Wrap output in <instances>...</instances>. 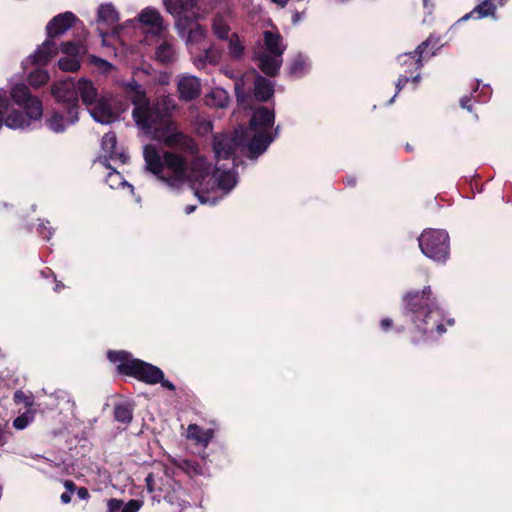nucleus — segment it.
Segmentation results:
<instances>
[{
    "mask_svg": "<svg viewBox=\"0 0 512 512\" xmlns=\"http://www.w3.org/2000/svg\"><path fill=\"white\" fill-rule=\"evenodd\" d=\"M143 157L147 170L162 181L165 178L163 155H160L154 145L147 144L143 150Z\"/></svg>",
    "mask_w": 512,
    "mask_h": 512,
    "instance_id": "obj_14",
    "label": "nucleus"
},
{
    "mask_svg": "<svg viewBox=\"0 0 512 512\" xmlns=\"http://www.w3.org/2000/svg\"><path fill=\"white\" fill-rule=\"evenodd\" d=\"M125 98L133 104V108L141 107L150 101L146 90L134 78L122 84Z\"/></svg>",
    "mask_w": 512,
    "mask_h": 512,
    "instance_id": "obj_16",
    "label": "nucleus"
},
{
    "mask_svg": "<svg viewBox=\"0 0 512 512\" xmlns=\"http://www.w3.org/2000/svg\"><path fill=\"white\" fill-rule=\"evenodd\" d=\"M59 49L62 53L69 57L78 58L81 53L85 52V46L80 41H66L62 42Z\"/></svg>",
    "mask_w": 512,
    "mask_h": 512,
    "instance_id": "obj_33",
    "label": "nucleus"
},
{
    "mask_svg": "<svg viewBox=\"0 0 512 512\" xmlns=\"http://www.w3.org/2000/svg\"><path fill=\"white\" fill-rule=\"evenodd\" d=\"M164 4L172 15L190 13L196 7L195 0H165Z\"/></svg>",
    "mask_w": 512,
    "mask_h": 512,
    "instance_id": "obj_26",
    "label": "nucleus"
},
{
    "mask_svg": "<svg viewBox=\"0 0 512 512\" xmlns=\"http://www.w3.org/2000/svg\"><path fill=\"white\" fill-rule=\"evenodd\" d=\"M410 81V77L407 74L400 75L396 82V94L399 93Z\"/></svg>",
    "mask_w": 512,
    "mask_h": 512,
    "instance_id": "obj_48",
    "label": "nucleus"
},
{
    "mask_svg": "<svg viewBox=\"0 0 512 512\" xmlns=\"http://www.w3.org/2000/svg\"><path fill=\"white\" fill-rule=\"evenodd\" d=\"M138 20L144 26L150 28V31L157 36H160L163 32V18L159 11L155 8H145L138 15Z\"/></svg>",
    "mask_w": 512,
    "mask_h": 512,
    "instance_id": "obj_17",
    "label": "nucleus"
},
{
    "mask_svg": "<svg viewBox=\"0 0 512 512\" xmlns=\"http://www.w3.org/2000/svg\"><path fill=\"white\" fill-rule=\"evenodd\" d=\"M345 183L348 185V186H351V187H354L356 185V178L355 177H346L345 179Z\"/></svg>",
    "mask_w": 512,
    "mask_h": 512,
    "instance_id": "obj_60",
    "label": "nucleus"
},
{
    "mask_svg": "<svg viewBox=\"0 0 512 512\" xmlns=\"http://www.w3.org/2000/svg\"><path fill=\"white\" fill-rule=\"evenodd\" d=\"M205 33V28L200 24L196 23L195 27H192L187 31V42H199L202 39H204Z\"/></svg>",
    "mask_w": 512,
    "mask_h": 512,
    "instance_id": "obj_41",
    "label": "nucleus"
},
{
    "mask_svg": "<svg viewBox=\"0 0 512 512\" xmlns=\"http://www.w3.org/2000/svg\"><path fill=\"white\" fill-rule=\"evenodd\" d=\"M107 359L116 365L120 375L133 377L149 385L158 384L163 380V371L159 367L134 358L130 352L125 350H109Z\"/></svg>",
    "mask_w": 512,
    "mask_h": 512,
    "instance_id": "obj_3",
    "label": "nucleus"
},
{
    "mask_svg": "<svg viewBox=\"0 0 512 512\" xmlns=\"http://www.w3.org/2000/svg\"><path fill=\"white\" fill-rule=\"evenodd\" d=\"M195 209H196V206H194V205H188V206H186V207H185V212H186V214H190V213H192Z\"/></svg>",
    "mask_w": 512,
    "mask_h": 512,
    "instance_id": "obj_64",
    "label": "nucleus"
},
{
    "mask_svg": "<svg viewBox=\"0 0 512 512\" xmlns=\"http://www.w3.org/2000/svg\"><path fill=\"white\" fill-rule=\"evenodd\" d=\"M76 492L77 496L82 500H88L90 497L89 491L86 487H79Z\"/></svg>",
    "mask_w": 512,
    "mask_h": 512,
    "instance_id": "obj_52",
    "label": "nucleus"
},
{
    "mask_svg": "<svg viewBox=\"0 0 512 512\" xmlns=\"http://www.w3.org/2000/svg\"><path fill=\"white\" fill-rule=\"evenodd\" d=\"M50 79L49 73L41 68H36L30 72L28 82L31 86L38 88L45 85Z\"/></svg>",
    "mask_w": 512,
    "mask_h": 512,
    "instance_id": "obj_36",
    "label": "nucleus"
},
{
    "mask_svg": "<svg viewBox=\"0 0 512 512\" xmlns=\"http://www.w3.org/2000/svg\"><path fill=\"white\" fill-rule=\"evenodd\" d=\"M271 1L273 3L278 4L281 7H284L288 3L289 0H271Z\"/></svg>",
    "mask_w": 512,
    "mask_h": 512,
    "instance_id": "obj_63",
    "label": "nucleus"
},
{
    "mask_svg": "<svg viewBox=\"0 0 512 512\" xmlns=\"http://www.w3.org/2000/svg\"><path fill=\"white\" fill-rule=\"evenodd\" d=\"M218 185L223 189H232L235 185V180L229 173H223L218 179Z\"/></svg>",
    "mask_w": 512,
    "mask_h": 512,
    "instance_id": "obj_44",
    "label": "nucleus"
},
{
    "mask_svg": "<svg viewBox=\"0 0 512 512\" xmlns=\"http://www.w3.org/2000/svg\"><path fill=\"white\" fill-rule=\"evenodd\" d=\"M159 383L161 384L162 387H164L170 391L176 390L175 385L171 381L166 380L164 377H163V380L159 381Z\"/></svg>",
    "mask_w": 512,
    "mask_h": 512,
    "instance_id": "obj_54",
    "label": "nucleus"
},
{
    "mask_svg": "<svg viewBox=\"0 0 512 512\" xmlns=\"http://www.w3.org/2000/svg\"><path fill=\"white\" fill-rule=\"evenodd\" d=\"M174 465L190 477L203 474L202 465L193 459H179L174 461Z\"/></svg>",
    "mask_w": 512,
    "mask_h": 512,
    "instance_id": "obj_29",
    "label": "nucleus"
},
{
    "mask_svg": "<svg viewBox=\"0 0 512 512\" xmlns=\"http://www.w3.org/2000/svg\"><path fill=\"white\" fill-rule=\"evenodd\" d=\"M91 110L92 118L101 124H110L118 119L119 115L128 110L127 102H118L112 108L110 101L105 97H100Z\"/></svg>",
    "mask_w": 512,
    "mask_h": 512,
    "instance_id": "obj_9",
    "label": "nucleus"
},
{
    "mask_svg": "<svg viewBox=\"0 0 512 512\" xmlns=\"http://www.w3.org/2000/svg\"><path fill=\"white\" fill-rule=\"evenodd\" d=\"M305 60L301 56H297L290 64L288 72L292 77H300L305 70Z\"/></svg>",
    "mask_w": 512,
    "mask_h": 512,
    "instance_id": "obj_40",
    "label": "nucleus"
},
{
    "mask_svg": "<svg viewBox=\"0 0 512 512\" xmlns=\"http://www.w3.org/2000/svg\"><path fill=\"white\" fill-rule=\"evenodd\" d=\"M53 279H54V282H55V286H54L53 290L55 292H60L61 290H63L64 287H65L64 284L61 281L57 280L56 277L53 278Z\"/></svg>",
    "mask_w": 512,
    "mask_h": 512,
    "instance_id": "obj_58",
    "label": "nucleus"
},
{
    "mask_svg": "<svg viewBox=\"0 0 512 512\" xmlns=\"http://www.w3.org/2000/svg\"><path fill=\"white\" fill-rule=\"evenodd\" d=\"M264 44L269 54L276 57H281L285 51V47H282V36L279 33L271 31L264 32Z\"/></svg>",
    "mask_w": 512,
    "mask_h": 512,
    "instance_id": "obj_25",
    "label": "nucleus"
},
{
    "mask_svg": "<svg viewBox=\"0 0 512 512\" xmlns=\"http://www.w3.org/2000/svg\"><path fill=\"white\" fill-rule=\"evenodd\" d=\"M50 92L61 108L68 110L70 122H78L80 105L77 82L73 78L57 81L51 86Z\"/></svg>",
    "mask_w": 512,
    "mask_h": 512,
    "instance_id": "obj_6",
    "label": "nucleus"
},
{
    "mask_svg": "<svg viewBox=\"0 0 512 512\" xmlns=\"http://www.w3.org/2000/svg\"><path fill=\"white\" fill-rule=\"evenodd\" d=\"M273 141L271 134L265 130L255 132L248 143V151L251 157L256 158L262 154Z\"/></svg>",
    "mask_w": 512,
    "mask_h": 512,
    "instance_id": "obj_22",
    "label": "nucleus"
},
{
    "mask_svg": "<svg viewBox=\"0 0 512 512\" xmlns=\"http://www.w3.org/2000/svg\"><path fill=\"white\" fill-rule=\"evenodd\" d=\"M217 94H222V92H212L211 94L206 96V103L209 105H214L217 107H224V104L222 102H215V98Z\"/></svg>",
    "mask_w": 512,
    "mask_h": 512,
    "instance_id": "obj_49",
    "label": "nucleus"
},
{
    "mask_svg": "<svg viewBox=\"0 0 512 512\" xmlns=\"http://www.w3.org/2000/svg\"><path fill=\"white\" fill-rule=\"evenodd\" d=\"M238 142L235 137L227 134H215L212 139V147L217 160L230 159L234 156Z\"/></svg>",
    "mask_w": 512,
    "mask_h": 512,
    "instance_id": "obj_13",
    "label": "nucleus"
},
{
    "mask_svg": "<svg viewBox=\"0 0 512 512\" xmlns=\"http://www.w3.org/2000/svg\"><path fill=\"white\" fill-rule=\"evenodd\" d=\"M164 168L170 172V176H166L162 180L169 186H174L175 182L184 181L187 176L188 163L185 157L172 151H164Z\"/></svg>",
    "mask_w": 512,
    "mask_h": 512,
    "instance_id": "obj_10",
    "label": "nucleus"
},
{
    "mask_svg": "<svg viewBox=\"0 0 512 512\" xmlns=\"http://www.w3.org/2000/svg\"><path fill=\"white\" fill-rule=\"evenodd\" d=\"M177 91L181 101L190 102L201 94V83L195 76H182L178 80Z\"/></svg>",
    "mask_w": 512,
    "mask_h": 512,
    "instance_id": "obj_15",
    "label": "nucleus"
},
{
    "mask_svg": "<svg viewBox=\"0 0 512 512\" xmlns=\"http://www.w3.org/2000/svg\"><path fill=\"white\" fill-rule=\"evenodd\" d=\"M13 400L16 404H24L25 407H30L33 404L32 397L24 393L22 390L15 391Z\"/></svg>",
    "mask_w": 512,
    "mask_h": 512,
    "instance_id": "obj_43",
    "label": "nucleus"
},
{
    "mask_svg": "<svg viewBox=\"0 0 512 512\" xmlns=\"http://www.w3.org/2000/svg\"><path fill=\"white\" fill-rule=\"evenodd\" d=\"M380 328L383 332H389L391 330L395 331L396 333H402L405 331L404 326L399 325L395 326L394 321L391 318H384L380 321Z\"/></svg>",
    "mask_w": 512,
    "mask_h": 512,
    "instance_id": "obj_42",
    "label": "nucleus"
},
{
    "mask_svg": "<svg viewBox=\"0 0 512 512\" xmlns=\"http://www.w3.org/2000/svg\"><path fill=\"white\" fill-rule=\"evenodd\" d=\"M58 52V44L47 37L46 40L37 47L35 52L29 56V59L33 65L45 67L58 54Z\"/></svg>",
    "mask_w": 512,
    "mask_h": 512,
    "instance_id": "obj_12",
    "label": "nucleus"
},
{
    "mask_svg": "<svg viewBox=\"0 0 512 512\" xmlns=\"http://www.w3.org/2000/svg\"><path fill=\"white\" fill-rule=\"evenodd\" d=\"M78 18L70 11L54 16L46 25V36L55 41L56 38L64 35L76 22Z\"/></svg>",
    "mask_w": 512,
    "mask_h": 512,
    "instance_id": "obj_11",
    "label": "nucleus"
},
{
    "mask_svg": "<svg viewBox=\"0 0 512 512\" xmlns=\"http://www.w3.org/2000/svg\"><path fill=\"white\" fill-rule=\"evenodd\" d=\"M117 137L114 132L106 133L102 138V149L109 155L110 158H115L117 155Z\"/></svg>",
    "mask_w": 512,
    "mask_h": 512,
    "instance_id": "obj_35",
    "label": "nucleus"
},
{
    "mask_svg": "<svg viewBox=\"0 0 512 512\" xmlns=\"http://www.w3.org/2000/svg\"><path fill=\"white\" fill-rule=\"evenodd\" d=\"M155 57L161 64L167 65L175 60V50L173 45L168 41L164 40L155 51Z\"/></svg>",
    "mask_w": 512,
    "mask_h": 512,
    "instance_id": "obj_28",
    "label": "nucleus"
},
{
    "mask_svg": "<svg viewBox=\"0 0 512 512\" xmlns=\"http://www.w3.org/2000/svg\"><path fill=\"white\" fill-rule=\"evenodd\" d=\"M11 100L22 107L24 112L13 109L4 115L3 125L11 129H25L31 121L40 120L43 115L42 101L31 94L30 88L23 83L14 85L10 91Z\"/></svg>",
    "mask_w": 512,
    "mask_h": 512,
    "instance_id": "obj_2",
    "label": "nucleus"
},
{
    "mask_svg": "<svg viewBox=\"0 0 512 512\" xmlns=\"http://www.w3.org/2000/svg\"><path fill=\"white\" fill-rule=\"evenodd\" d=\"M132 118L136 126L145 134H156L163 129H169L172 124V116L168 108L159 102L141 105L133 108Z\"/></svg>",
    "mask_w": 512,
    "mask_h": 512,
    "instance_id": "obj_4",
    "label": "nucleus"
},
{
    "mask_svg": "<svg viewBox=\"0 0 512 512\" xmlns=\"http://www.w3.org/2000/svg\"><path fill=\"white\" fill-rule=\"evenodd\" d=\"M77 82L78 98L85 106H92L99 99L98 89L94 83L87 78H80Z\"/></svg>",
    "mask_w": 512,
    "mask_h": 512,
    "instance_id": "obj_18",
    "label": "nucleus"
},
{
    "mask_svg": "<svg viewBox=\"0 0 512 512\" xmlns=\"http://www.w3.org/2000/svg\"><path fill=\"white\" fill-rule=\"evenodd\" d=\"M190 169L192 177L198 182H202L210 173V165L204 157L200 156L191 161Z\"/></svg>",
    "mask_w": 512,
    "mask_h": 512,
    "instance_id": "obj_27",
    "label": "nucleus"
},
{
    "mask_svg": "<svg viewBox=\"0 0 512 512\" xmlns=\"http://www.w3.org/2000/svg\"><path fill=\"white\" fill-rule=\"evenodd\" d=\"M472 96L465 95L460 99V106L463 109L468 110L469 112H472V105H471Z\"/></svg>",
    "mask_w": 512,
    "mask_h": 512,
    "instance_id": "obj_50",
    "label": "nucleus"
},
{
    "mask_svg": "<svg viewBox=\"0 0 512 512\" xmlns=\"http://www.w3.org/2000/svg\"><path fill=\"white\" fill-rule=\"evenodd\" d=\"M275 114L273 109H269L266 106H260L256 108L250 120V126L253 129L262 128L268 129L274 125Z\"/></svg>",
    "mask_w": 512,
    "mask_h": 512,
    "instance_id": "obj_21",
    "label": "nucleus"
},
{
    "mask_svg": "<svg viewBox=\"0 0 512 512\" xmlns=\"http://www.w3.org/2000/svg\"><path fill=\"white\" fill-rule=\"evenodd\" d=\"M423 6H424V9L427 10L428 14L432 13L434 4L433 3L430 4V0H423Z\"/></svg>",
    "mask_w": 512,
    "mask_h": 512,
    "instance_id": "obj_57",
    "label": "nucleus"
},
{
    "mask_svg": "<svg viewBox=\"0 0 512 512\" xmlns=\"http://www.w3.org/2000/svg\"><path fill=\"white\" fill-rule=\"evenodd\" d=\"M98 21L113 25L119 21V14L112 4H103L98 9Z\"/></svg>",
    "mask_w": 512,
    "mask_h": 512,
    "instance_id": "obj_30",
    "label": "nucleus"
},
{
    "mask_svg": "<svg viewBox=\"0 0 512 512\" xmlns=\"http://www.w3.org/2000/svg\"><path fill=\"white\" fill-rule=\"evenodd\" d=\"M64 487L66 488L67 492L70 494L77 491V489H78V487L72 480H65Z\"/></svg>",
    "mask_w": 512,
    "mask_h": 512,
    "instance_id": "obj_53",
    "label": "nucleus"
},
{
    "mask_svg": "<svg viewBox=\"0 0 512 512\" xmlns=\"http://www.w3.org/2000/svg\"><path fill=\"white\" fill-rule=\"evenodd\" d=\"M212 30L217 38L221 40H228L230 37V26L220 14H217L212 21Z\"/></svg>",
    "mask_w": 512,
    "mask_h": 512,
    "instance_id": "obj_31",
    "label": "nucleus"
},
{
    "mask_svg": "<svg viewBox=\"0 0 512 512\" xmlns=\"http://www.w3.org/2000/svg\"><path fill=\"white\" fill-rule=\"evenodd\" d=\"M229 42V54L232 58L239 59L244 53V46L237 33H232L227 40Z\"/></svg>",
    "mask_w": 512,
    "mask_h": 512,
    "instance_id": "obj_37",
    "label": "nucleus"
},
{
    "mask_svg": "<svg viewBox=\"0 0 512 512\" xmlns=\"http://www.w3.org/2000/svg\"><path fill=\"white\" fill-rule=\"evenodd\" d=\"M142 506V502L136 499L129 500L124 506L121 507L120 512H137Z\"/></svg>",
    "mask_w": 512,
    "mask_h": 512,
    "instance_id": "obj_45",
    "label": "nucleus"
},
{
    "mask_svg": "<svg viewBox=\"0 0 512 512\" xmlns=\"http://www.w3.org/2000/svg\"><path fill=\"white\" fill-rule=\"evenodd\" d=\"M76 122H70L68 118V110L63 108L54 110L52 114L45 119V124L51 131L55 133H63L68 126L74 125Z\"/></svg>",
    "mask_w": 512,
    "mask_h": 512,
    "instance_id": "obj_19",
    "label": "nucleus"
},
{
    "mask_svg": "<svg viewBox=\"0 0 512 512\" xmlns=\"http://www.w3.org/2000/svg\"><path fill=\"white\" fill-rule=\"evenodd\" d=\"M438 47L439 38L429 36L414 51L399 55L398 62L401 66L406 67V74H414L422 68L424 59L435 55V50Z\"/></svg>",
    "mask_w": 512,
    "mask_h": 512,
    "instance_id": "obj_7",
    "label": "nucleus"
},
{
    "mask_svg": "<svg viewBox=\"0 0 512 512\" xmlns=\"http://www.w3.org/2000/svg\"><path fill=\"white\" fill-rule=\"evenodd\" d=\"M62 503L68 504L71 502V494L68 492L62 493L60 496Z\"/></svg>",
    "mask_w": 512,
    "mask_h": 512,
    "instance_id": "obj_59",
    "label": "nucleus"
},
{
    "mask_svg": "<svg viewBox=\"0 0 512 512\" xmlns=\"http://www.w3.org/2000/svg\"><path fill=\"white\" fill-rule=\"evenodd\" d=\"M259 69L269 77H275L281 68L282 59L271 54H262L258 58Z\"/></svg>",
    "mask_w": 512,
    "mask_h": 512,
    "instance_id": "obj_24",
    "label": "nucleus"
},
{
    "mask_svg": "<svg viewBox=\"0 0 512 512\" xmlns=\"http://www.w3.org/2000/svg\"><path fill=\"white\" fill-rule=\"evenodd\" d=\"M112 159H113V160L118 159V160H120V162H121V163L125 164V163L128 161L129 156H128V155H126V154H125V153H123V152H118V151H117V155H116V157H115V158H112Z\"/></svg>",
    "mask_w": 512,
    "mask_h": 512,
    "instance_id": "obj_55",
    "label": "nucleus"
},
{
    "mask_svg": "<svg viewBox=\"0 0 512 512\" xmlns=\"http://www.w3.org/2000/svg\"><path fill=\"white\" fill-rule=\"evenodd\" d=\"M206 58L209 59L210 62H216V58L214 57L211 49L206 50Z\"/></svg>",
    "mask_w": 512,
    "mask_h": 512,
    "instance_id": "obj_61",
    "label": "nucleus"
},
{
    "mask_svg": "<svg viewBox=\"0 0 512 512\" xmlns=\"http://www.w3.org/2000/svg\"><path fill=\"white\" fill-rule=\"evenodd\" d=\"M174 16L176 17V28L181 34L186 33L190 28H192V25L196 20L194 11Z\"/></svg>",
    "mask_w": 512,
    "mask_h": 512,
    "instance_id": "obj_34",
    "label": "nucleus"
},
{
    "mask_svg": "<svg viewBox=\"0 0 512 512\" xmlns=\"http://www.w3.org/2000/svg\"><path fill=\"white\" fill-rule=\"evenodd\" d=\"M80 66V60L75 57H62L58 60L59 69L65 72H76Z\"/></svg>",
    "mask_w": 512,
    "mask_h": 512,
    "instance_id": "obj_39",
    "label": "nucleus"
},
{
    "mask_svg": "<svg viewBox=\"0 0 512 512\" xmlns=\"http://www.w3.org/2000/svg\"><path fill=\"white\" fill-rule=\"evenodd\" d=\"M419 247L428 258L444 263L449 257V235L440 229L424 230L418 238Z\"/></svg>",
    "mask_w": 512,
    "mask_h": 512,
    "instance_id": "obj_5",
    "label": "nucleus"
},
{
    "mask_svg": "<svg viewBox=\"0 0 512 512\" xmlns=\"http://www.w3.org/2000/svg\"><path fill=\"white\" fill-rule=\"evenodd\" d=\"M38 231L42 237L47 240H49L53 234L51 228L46 227L44 224L39 225Z\"/></svg>",
    "mask_w": 512,
    "mask_h": 512,
    "instance_id": "obj_51",
    "label": "nucleus"
},
{
    "mask_svg": "<svg viewBox=\"0 0 512 512\" xmlns=\"http://www.w3.org/2000/svg\"><path fill=\"white\" fill-rule=\"evenodd\" d=\"M123 506V501L116 498H111L107 501L108 512H117Z\"/></svg>",
    "mask_w": 512,
    "mask_h": 512,
    "instance_id": "obj_47",
    "label": "nucleus"
},
{
    "mask_svg": "<svg viewBox=\"0 0 512 512\" xmlns=\"http://www.w3.org/2000/svg\"><path fill=\"white\" fill-rule=\"evenodd\" d=\"M404 314L409 316L413 327L408 332L409 342L418 345L435 334L445 331L442 312L433 296L430 286L422 291L412 290L402 297Z\"/></svg>",
    "mask_w": 512,
    "mask_h": 512,
    "instance_id": "obj_1",
    "label": "nucleus"
},
{
    "mask_svg": "<svg viewBox=\"0 0 512 512\" xmlns=\"http://www.w3.org/2000/svg\"><path fill=\"white\" fill-rule=\"evenodd\" d=\"M274 83L257 75L254 81V97L259 102H267L274 95Z\"/></svg>",
    "mask_w": 512,
    "mask_h": 512,
    "instance_id": "obj_23",
    "label": "nucleus"
},
{
    "mask_svg": "<svg viewBox=\"0 0 512 512\" xmlns=\"http://www.w3.org/2000/svg\"><path fill=\"white\" fill-rule=\"evenodd\" d=\"M415 73V75L409 74L408 76L410 77V80L413 81V83L417 84L420 81V74L418 73V71Z\"/></svg>",
    "mask_w": 512,
    "mask_h": 512,
    "instance_id": "obj_62",
    "label": "nucleus"
},
{
    "mask_svg": "<svg viewBox=\"0 0 512 512\" xmlns=\"http://www.w3.org/2000/svg\"><path fill=\"white\" fill-rule=\"evenodd\" d=\"M114 418L123 424H129L133 418V409L129 404H117L114 407Z\"/></svg>",
    "mask_w": 512,
    "mask_h": 512,
    "instance_id": "obj_32",
    "label": "nucleus"
},
{
    "mask_svg": "<svg viewBox=\"0 0 512 512\" xmlns=\"http://www.w3.org/2000/svg\"><path fill=\"white\" fill-rule=\"evenodd\" d=\"M28 423H29V418H28L27 414H22L14 419L13 426L18 430H22L27 427Z\"/></svg>",
    "mask_w": 512,
    "mask_h": 512,
    "instance_id": "obj_46",
    "label": "nucleus"
},
{
    "mask_svg": "<svg viewBox=\"0 0 512 512\" xmlns=\"http://www.w3.org/2000/svg\"><path fill=\"white\" fill-rule=\"evenodd\" d=\"M498 7H500L499 4L494 0H483L481 3L475 6L468 14L463 16L461 20H467L470 18L479 20L487 17L496 19V12Z\"/></svg>",
    "mask_w": 512,
    "mask_h": 512,
    "instance_id": "obj_20",
    "label": "nucleus"
},
{
    "mask_svg": "<svg viewBox=\"0 0 512 512\" xmlns=\"http://www.w3.org/2000/svg\"><path fill=\"white\" fill-rule=\"evenodd\" d=\"M158 138L166 147L177 149L182 153L195 156L199 152L196 141L188 134L178 130L173 120L169 129H163Z\"/></svg>",
    "mask_w": 512,
    "mask_h": 512,
    "instance_id": "obj_8",
    "label": "nucleus"
},
{
    "mask_svg": "<svg viewBox=\"0 0 512 512\" xmlns=\"http://www.w3.org/2000/svg\"><path fill=\"white\" fill-rule=\"evenodd\" d=\"M41 275H42L43 277H45V278H49V277H53V278H55V277H56V276H55V274H54V272H53L50 268H48V267H46L45 269H43V270L41 271Z\"/></svg>",
    "mask_w": 512,
    "mask_h": 512,
    "instance_id": "obj_56",
    "label": "nucleus"
},
{
    "mask_svg": "<svg viewBox=\"0 0 512 512\" xmlns=\"http://www.w3.org/2000/svg\"><path fill=\"white\" fill-rule=\"evenodd\" d=\"M188 437L204 445H207L210 440V436L208 435V433L203 431L196 424H190L188 426Z\"/></svg>",
    "mask_w": 512,
    "mask_h": 512,
    "instance_id": "obj_38",
    "label": "nucleus"
}]
</instances>
